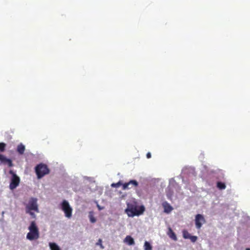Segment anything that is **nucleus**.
Instances as JSON below:
<instances>
[{"label":"nucleus","mask_w":250,"mask_h":250,"mask_svg":"<svg viewBox=\"0 0 250 250\" xmlns=\"http://www.w3.org/2000/svg\"><path fill=\"white\" fill-rule=\"evenodd\" d=\"M151 153L150 152H148L146 154V157H147V158L149 159V158H151Z\"/></svg>","instance_id":"nucleus-24"},{"label":"nucleus","mask_w":250,"mask_h":250,"mask_svg":"<svg viewBox=\"0 0 250 250\" xmlns=\"http://www.w3.org/2000/svg\"><path fill=\"white\" fill-rule=\"evenodd\" d=\"M205 223L206 220L203 215L198 214L195 216V223L197 229H200L202 225Z\"/></svg>","instance_id":"nucleus-7"},{"label":"nucleus","mask_w":250,"mask_h":250,"mask_svg":"<svg viewBox=\"0 0 250 250\" xmlns=\"http://www.w3.org/2000/svg\"><path fill=\"white\" fill-rule=\"evenodd\" d=\"M6 144L4 143H0V152H4L5 150Z\"/></svg>","instance_id":"nucleus-18"},{"label":"nucleus","mask_w":250,"mask_h":250,"mask_svg":"<svg viewBox=\"0 0 250 250\" xmlns=\"http://www.w3.org/2000/svg\"><path fill=\"white\" fill-rule=\"evenodd\" d=\"M97 207H98V208L99 210H100L103 209V208H102V207H101L100 205H97Z\"/></svg>","instance_id":"nucleus-25"},{"label":"nucleus","mask_w":250,"mask_h":250,"mask_svg":"<svg viewBox=\"0 0 250 250\" xmlns=\"http://www.w3.org/2000/svg\"><path fill=\"white\" fill-rule=\"evenodd\" d=\"M152 246L150 244L146 241L144 244V250H152Z\"/></svg>","instance_id":"nucleus-17"},{"label":"nucleus","mask_w":250,"mask_h":250,"mask_svg":"<svg viewBox=\"0 0 250 250\" xmlns=\"http://www.w3.org/2000/svg\"><path fill=\"white\" fill-rule=\"evenodd\" d=\"M62 209L64 213L65 216L68 218H70L72 217V208L70 207L69 203L66 201L63 200L62 203Z\"/></svg>","instance_id":"nucleus-4"},{"label":"nucleus","mask_w":250,"mask_h":250,"mask_svg":"<svg viewBox=\"0 0 250 250\" xmlns=\"http://www.w3.org/2000/svg\"><path fill=\"white\" fill-rule=\"evenodd\" d=\"M217 187L219 189H224L226 188V186L224 183L221 182H218L217 183Z\"/></svg>","instance_id":"nucleus-16"},{"label":"nucleus","mask_w":250,"mask_h":250,"mask_svg":"<svg viewBox=\"0 0 250 250\" xmlns=\"http://www.w3.org/2000/svg\"><path fill=\"white\" fill-rule=\"evenodd\" d=\"M124 242L126 243L128 245H133L134 244V239L129 235L126 236L124 240Z\"/></svg>","instance_id":"nucleus-13"},{"label":"nucleus","mask_w":250,"mask_h":250,"mask_svg":"<svg viewBox=\"0 0 250 250\" xmlns=\"http://www.w3.org/2000/svg\"><path fill=\"white\" fill-rule=\"evenodd\" d=\"M123 183H122V182L121 181H119L118 183H112L111 185V187L112 188H118L120 186L122 185L123 186Z\"/></svg>","instance_id":"nucleus-20"},{"label":"nucleus","mask_w":250,"mask_h":250,"mask_svg":"<svg viewBox=\"0 0 250 250\" xmlns=\"http://www.w3.org/2000/svg\"><path fill=\"white\" fill-rule=\"evenodd\" d=\"M102 241L101 239H99L98 240V242L97 243V245H100L101 247V248L104 249V247L103 246L102 244Z\"/></svg>","instance_id":"nucleus-23"},{"label":"nucleus","mask_w":250,"mask_h":250,"mask_svg":"<svg viewBox=\"0 0 250 250\" xmlns=\"http://www.w3.org/2000/svg\"><path fill=\"white\" fill-rule=\"evenodd\" d=\"M30 210H33L37 212H39L37 198L33 197L31 198L28 203L26 204L25 210L29 211Z\"/></svg>","instance_id":"nucleus-5"},{"label":"nucleus","mask_w":250,"mask_h":250,"mask_svg":"<svg viewBox=\"0 0 250 250\" xmlns=\"http://www.w3.org/2000/svg\"><path fill=\"white\" fill-rule=\"evenodd\" d=\"M246 250H250V248H247V249H246Z\"/></svg>","instance_id":"nucleus-26"},{"label":"nucleus","mask_w":250,"mask_h":250,"mask_svg":"<svg viewBox=\"0 0 250 250\" xmlns=\"http://www.w3.org/2000/svg\"><path fill=\"white\" fill-rule=\"evenodd\" d=\"M32 210H30L29 211H28V210H25V211H26V213L29 214L33 218H35L36 216L35 214L32 211Z\"/></svg>","instance_id":"nucleus-21"},{"label":"nucleus","mask_w":250,"mask_h":250,"mask_svg":"<svg viewBox=\"0 0 250 250\" xmlns=\"http://www.w3.org/2000/svg\"><path fill=\"white\" fill-rule=\"evenodd\" d=\"M138 186V183L137 181L135 180H132L129 181L127 183H125L123 184V189L126 190L130 189L132 188L137 187Z\"/></svg>","instance_id":"nucleus-8"},{"label":"nucleus","mask_w":250,"mask_h":250,"mask_svg":"<svg viewBox=\"0 0 250 250\" xmlns=\"http://www.w3.org/2000/svg\"><path fill=\"white\" fill-rule=\"evenodd\" d=\"M25 146L22 143H21L18 145L17 148V151L18 152L19 154H23L25 151Z\"/></svg>","instance_id":"nucleus-11"},{"label":"nucleus","mask_w":250,"mask_h":250,"mask_svg":"<svg viewBox=\"0 0 250 250\" xmlns=\"http://www.w3.org/2000/svg\"><path fill=\"white\" fill-rule=\"evenodd\" d=\"M9 173L12 175L9 188L10 189L13 190L19 186L20 179L12 170H10Z\"/></svg>","instance_id":"nucleus-6"},{"label":"nucleus","mask_w":250,"mask_h":250,"mask_svg":"<svg viewBox=\"0 0 250 250\" xmlns=\"http://www.w3.org/2000/svg\"><path fill=\"white\" fill-rule=\"evenodd\" d=\"M183 237L185 239H189L190 236V234L188 232L187 230H184L183 231Z\"/></svg>","instance_id":"nucleus-19"},{"label":"nucleus","mask_w":250,"mask_h":250,"mask_svg":"<svg viewBox=\"0 0 250 250\" xmlns=\"http://www.w3.org/2000/svg\"><path fill=\"white\" fill-rule=\"evenodd\" d=\"M189 239H190L191 241L192 242H195L196 241L197 239V237L196 236H190V237L189 238Z\"/></svg>","instance_id":"nucleus-22"},{"label":"nucleus","mask_w":250,"mask_h":250,"mask_svg":"<svg viewBox=\"0 0 250 250\" xmlns=\"http://www.w3.org/2000/svg\"><path fill=\"white\" fill-rule=\"evenodd\" d=\"M35 172L38 178L41 179L49 173V169L46 165L41 163L36 167Z\"/></svg>","instance_id":"nucleus-3"},{"label":"nucleus","mask_w":250,"mask_h":250,"mask_svg":"<svg viewBox=\"0 0 250 250\" xmlns=\"http://www.w3.org/2000/svg\"><path fill=\"white\" fill-rule=\"evenodd\" d=\"M167 235L172 240H173L174 241H176L177 240V238L175 233L173 232V231L170 228H169V229H168V230L167 232Z\"/></svg>","instance_id":"nucleus-12"},{"label":"nucleus","mask_w":250,"mask_h":250,"mask_svg":"<svg viewBox=\"0 0 250 250\" xmlns=\"http://www.w3.org/2000/svg\"><path fill=\"white\" fill-rule=\"evenodd\" d=\"M125 211L129 217L139 216L143 213L145 208L143 206L138 207L135 204L128 203Z\"/></svg>","instance_id":"nucleus-1"},{"label":"nucleus","mask_w":250,"mask_h":250,"mask_svg":"<svg viewBox=\"0 0 250 250\" xmlns=\"http://www.w3.org/2000/svg\"><path fill=\"white\" fill-rule=\"evenodd\" d=\"M49 246L51 250H61L60 247L55 243H49Z\"/></svg>","instance_id":"nucleus-15"},{"label":"nucleus","mask_w":250,"mask_h":250,"mask_svg":"<svg viewBox=\"0 0 250 250\" xmlns=\"http://www.w3.org/2000/svg\"><path fill=\"white\" fill-rule=\"evenodd\" d=\"M29 232L27 234L26 238L30 241L38 239L40 236L39 229L35 221H32L28 227Z\"/></svg>","instance_id":"nucleus-2"},{"label":"nucleus","mask_w":250,"mask_h":250,"mask_svg":"<svg viewBox=\"0 0 250 250\" xmlns=\"http://www.w3.org/2000/svg\"><path fill=\"white\" fill-rule=\"evenodd\" d=\"M164 209V212L167 213H170L173 209L172 207L167 202H165L162 204Z\"/></svg>","instance_id":"nucleus-10"},{"label":"nucleus","mask_w":250,"mask_h":250,"mask_svg":"<svg viewBox=\"0 0 250 250\" xmlns=\"http://www.w3.org/2000/svg\"><path fill=\"white\" fill-rule=\"evenodd\" d=\"M88 217L90 220V221L92 223H94L96 221V218L94 216V212L92 211H91L89 212Z\"/></svg>","instance_id":"nucleus-14"},{"label":"nucleus","mask_w":250,"mask_h":250,"mask_svg":"<svg viewBox=\"0 0 250 250\" xmlns=\"http://www.w3.org/2000/svg\"><path fill=\"white\" fill-rule=\"evenodd\" d=\"M0 161L3 163L4 164H7L9 167H12L13 166L12 160L10 159L7 158L4 155L1 154H0Z\"/></svg>","instance_id":"nucleus-9"}]
</instances>
